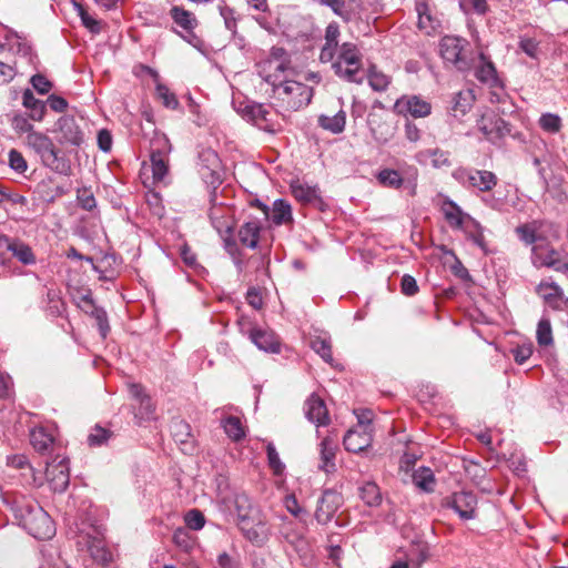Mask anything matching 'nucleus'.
Returning <instances> with one entry per match:
<instances>
[{"label":"nucleus","instance_id":"obj_28","mask_svg":"<svg viewBox=\"0 0 568 568\" xmlns=\"http://www.w3.org/2000/svg\"><path fill=\"white\" fill-rule=\"evenodd\" d=\"M480 64L476 68L475 75L483 82L494 85L497 83V71L494 63L487 60L484 53L479 54Z\"/></svg>","mask_w":568,"mask_h":568},{"label":"nucleus","instance_id":"obj_30","mask_svg":"<svg viewBox=\"0 0 568 568\" xmlns=\"http://www.w3.org/2000/svg\"><path fill=\"white\" fill-rule=\"evenodd\" d=\"M245 114L254 122L255 125L271 131V123L268 119L270 110L264 104L255 103L247 105L245 108Z\"/></svg>","mask_w":568,"mask_h":568},{"label":"nucleus","instance_id":"obj_39","mask_svg":"<svg viewBox=\"0 0 568 568\" xmlns=\"http://www.w3.org/2000/svg\"><path fill=\"white\" fill-rule=\"evenodd\" d=\"M475 98L471 90L459 91L454 97L453 111L455 112V116L459 113L462 115L466 114L468 110H470Z\"/></svg>","mask_w":568,"mask_h":568},{"label":"nucleus","instance_id":"obj_62","mask_svg":"<svg viewBox=\"0 0 568 568\" xmlns=\"http://www.w3.org/2000/svg\"><path fill=\"white\" fill-rule=\"evenodd\" d=\"M519 48L530 58L537 59L539 43L532 38H520Z\"/></svg>","mask_w":568,"mask_h":568},{"label":"nucleus","instance_id":"obj_35","mask_svg":"<svg viewBox=\"0 0 568 568\" xmlns=\"http://www.w3.org/2000/svg\"><path fill=\"white\" fill-rule=\"evenodd\" d=\"M413 483L426 493L434 490L435 476L430 468L420 467L413 474Z\"/></svg>","mask_w":568,"mask_h":568},{"label":"nucleus","instance_id":"obj_25","mask_svg":"<svg viewBox=\"0 0 568 568\" xmlns=\"http://www.w3.org/2000/svg\"><path fill=\"white\" fill-rule=\"evenodd\" d=\"M331 63L335 75L339 79L357 84L363 82V77L359 75L362 65H345L341 61H333Z\"/></svg>","mask_w":568,"mask_h":568},{"label":"nucleus","instance_id":"obj_38","mask_svg":"<svg viewBox=\"0 0 568 568\" xmlns=\"http://www.w3.org/2000/svg\"><path fill=\"white\" fill-rule=\"evenodd\" d=\"M469 224L466 226L465 232L467 237L484 252L487 251V244L484 236V231L481 225L468 216Z\"/></svg>","mask_w":568,"mask_h":568},{"label":"nucleus","instance_id":"obj_44","mask_svg":"<svg viewBox=\"0 0 568 568\" xmlns=\"http://www.w3.org/2000/svg\"><path fill=\"white\" fill-rule=\"evenodd\" d=\"M536 336L540 346H549L554 343L551 324L548 318L542 317L538 322Z\"/></svg>","mask_w":568,"mask_h":568},{"label":"nucleus","instance_id":"obj_16","mask_svg":"<svg viewBox=\"0 0 568 568\" xmlns=\"http://www.w3.org/2000/svg\"><path fill=\"white\" fill-rule=\"evenodd\" d=\"M372 442L373 434L371 430H367V428L349 429L343 438L345 449L352 453L365 450L372 445Z\"/></svg>","mask_w":568,"mask_h":568},{"label":"nucleus","instance_id":"obj_52","mask_svg":"<svg viewBox=\"0 0 568 568\" xmlns=\"http://www.w3.org/2000/svg\"><path fill=\"white\" fill-rule=\"evenodd\" d=\"M111 435L112 433L109 429L97 425L88 436V444L90 446H101L108 442Z\"/></svg>","mask_w":568,"mask_h":568},{"label":"nucleus","instance_id":"obj_6","mask_svg":"<svg viewBox=\"0 0 568 568\" xmlns=\"http://www.w3.org/2000/svg\"><path fill=\"white\" fill-rule=\"evenodd\" d=\"M467 41L455 36H445L442 38L439 48L442 58L452 63L457 70L466 71L470 68L469 59L466 54Z\"/></svg>","mask_w":568,"mask_h":568},{"label":"nucleus","instance_id":"obj_14","mask_svg":"<svg viewBox=\"0 0 568 568\" xmlns=\"http://www.w3.org/2000/svg\"><path fill=\"white\" fill-rule=\"evenodd\" d=\"M47 478L50 481L51 488L57 493H63L70 481L68 460L61 459L59 463L53 460L47 465Z\"/></svg>","mask_w":568,"mask_h":568},{"label":"nucleus","instance_id":"obj_41","mask_svg":"<svg viewBox=\"0 0 568 568\" xmlns=\"http://www.w3.org/2000/svg\"><path fill=\"white\" fill-rule=\"evenodd\" d=\"M151 165H152V173L153 179L155 181H162L168 172H169V164L168 160L161 152H152L151 153Z\"/></svg>","mask_w":568,"mask_h":568},{"label":"nucleus","instance_id":"obj_27","mask_svg":"<svg viewBox=\"0 0 568 568\" xmlns=\"http://www.w3.org/2000/svg\"><path fill=\"white\" fill-rule=\"evenodd\" d=\"M334 61H341L345 65H362V54L356 44L344 42L338 50Z\"/></svg>","mask_w":568,"mask_h":568},{"label":"nucleus","instance_id":"obj_24","mask_svg":"<svg viewBox=\"0 0 568 568\" xmlns=\"http://www.w3.org/2000/svg\"><path fill=\"white\" fill-rule=\"evenodd\" d=\"M261 226L256 221L244 223L239 230V240L242 245L255 248L258 243Z\"/></svg>","mask_w":568,"mask_h":568},{"label":"nucleus","instance_id":"obj_51","mask_svg":"<svg viewBox=\"0 0 568 568\" xmlns=\"http://www.w3.org/2000/svg\"><path fill=\"white\" fill-rule=\"evenodd\" d=\"M540 128L549 133H557L561 128V119L557 114L546 113L539 119Z\"/></svg>","mask_w":568,"mask_h":568},{"label":"nucleus","instance_id":"obj_22","mask_svg":"<svg viewBox=\"0 0 568 568\" xmlns=\"http://www.w3.org/2000/svg\"><path fill=\"white\" fill-rule=\"evenodd\" d=\"M442 212L452 227L462 229L464 219L468 220V214H465L462 209L452 200L446 199L442 205Z\"/></svg>","mask_w":568,"mask_h":568},{"label":"nucleus","instance_id":"obj_43","mask_svg":"<svg viewBox=\"0 0 568 568\" xmlns=\"http://www.w3.org/2000/svg\"><path fill=\"white\" fill-rule=\"evenodd\" d=\"M312 349L317 353L326 363L333 362L332 344L327 338L316 336L311 341Z\"/></svg>","mask_w":568,"mask_h":568},{"label":"nucleus","instance_id":"obj_50","mask_svg":"<svg viewBox=\"0 0 568 568\" xmlns=\"http://www.w3.org/2000/svg\"><path fill=\"white\" fill-rule=\"evenodd\" d=\"M184 523L189 529L201 530L205 525V517L199 509H191L184 515Z\"/></svg>","mask_w":568,"mask_h":568},{"label":"nucleus","instance_id":"obj_5","mask_svg":"<svg viewBox=\"0 0 568 568\" xmlns=\"http://www.w3.org/2000/svg\"><path fill=\"white\" fill-rule=\"evenodd\" d=\"M367 125L373 139L379 144L390 141L396 131L395 121L382 102H376L368 113Z\"/></svg>","mask_w":568,"mask_h":568},{"label":"nucleus","instance_id":"obj_57","mask_svg":"<svg viewBox=\"0 0 568 568\" xmlns=\"http://www.w3.org/2000/svg\"><path fill=\"white\" fill-rule=\"evenodd\" d=\"M9 166L18 173H24L28 164L22 153L18 150H10L8 154Z\"/></svg>","mask_w":568,"mask_h":568},{"label":"nucleus","instance_id":"obj_18","mask_svg":"<svg viewBox=\"0 0 568 568\" xmlns=\"http://www.w3.org/2000/svg\"><path fill=\"white\" fill-rule=\"evenodd\" d=\"M175 443L180 444L184 453L192 454L194 450L191 426L182 419H173L170 426Z\"/></svg>","mask_w":568,"mask_h":568},{"label":"nucleus","instance_id":"obj_11","mask_svg":"<svg viewBox=\"0 0 568 568\" xmlns=\"http://www.w3.org/2000/svg\"><path fill=\"white\" fill-rule=\"evenodd\" d=\"M394 110L398 114L425 118L432 112V104L418 95H403L396 100Z\"/></svg>","mask_w":568,"mask_h":568},{"label":"nucleus","instance_id":"obj_55","mask_svg":"<svg viewBox=\"0 0 568 568\" xmlns=\"http://www.w3.org/2000/svg\"><path fill=\"white\" fill-rule=\"evenodd\" d=\"M536 291L545 302H548L554 296L562 295L561 287L555 283H540Z\"/></svg>","mask_w":568,"mask_h":568},{"label":"nucleus","instance_id":"obj_32","mask_svg":"<svg viewBox=\"0 0 568 568\" xmlns=\"http://www.w3.org/2000/svg\"><path fill=\"white\" fill-rule=\"evenodd\" d=\"M83 302L91 306L90 315L95 320L101 336L105 338L110 332L106 312L102 307L97 306L93 298L89 295L83 296Z\"/></svg>","mask_w":568,"mask_h":568},{"label":"nucleus","instance_id":"obj_10","mask_svg":"<svg viewBox=\"0 0 568 568\" xmlns=\"http://www.w3.org/2000/svg\"><path fill=\"white\" fill-rule=\"evenodd\" d=\"M446 505L453 508L463 520L476 518L477 497L471 491L454 493L446 500Z\"/></svg>","mask_w":568,"mask_h":568},{"label":"nucleus","instance_id":"obj_58","mask_svg":"<svg viewBox=\"0 0 568 568\" xmlns=\"http://www.w3.org/2000/svg\"><path fill=\"white\" fill-rule=\"evenodd\" d=\"M13 237L0 235V265H7L11 261Z\"/></svg>","mask_w":568,"mask_h":568},{"label":"nucleus","instance_id":"obj_13","mask_svg":"<svg viewBox=\"0 0 568 568\" xmlns=\"http://www.w3.org/2000/svg\"><path fill=\"white\" fill-rule=\"evenodd\" d=\"M459 174L464 184L467 183L480 192H489L497 184L496 174L487 170H463Z\"/></svg>","mask_w":568,"mask_h":568},{"label":"nucleus","instance_id":"obj_20","mask_svg":"<svg viewBox=\"0 0 568 568\" xmlns=\"http://www.w3.org/2000/svg\"><path fill=\"white\" fill-rule=\"evenodd\" d=\"M85 545L91 558L95 562L100 565H108L112 561V554L105 547V544L101 538L87 536Z\"/></svg>","mask_w":568,"mask_h":568},{"label":"nucleus","instance_id":"obj_4","mask_svg":"<svg viewBox=\"0 0 568 568\" xmlns=\"http://www.w3.org/2000/svg\"><path fill=\"white\" fill-rule=\"evenodd\" d=\"M26 144L39 156L42 165L61 175H71V162L54 145L50 136L42 132L31 133L27 135Z\"/></svg>","mask_w":568,"mask_h":568},{"label":"nucleus","instance_id":"obj_21","mask_svg":"<svg viewBox=\"0 0 568 568\" xmlns=\"http://www.w3.org/2000/svg\"><path fill=\"white\" fill-rule=\"evenodd\" d=\"M321 464L320 469L325 473L335 470V455L337 450V444L329 437H325L321 442Z\"/></svg>","mask_w":568,"mask_h":568},{"label":"nucleus","instance_id":"obj_8","mask_svg":"<svg viewBox=\"0 0 568 568\" xmlns=\"http://www.w3.org/2000/svg\"><path fill=\"white\" fill-rule=\"evenodd\" d=\"M477 128L488 141L494 143L508 135L511 131L510 124L493 112L483 114L477 120Z\"/></svg>","mask_w":568,"mask_h":568},{"label":"nucleus","instance_id":"obj_17","mask_svg":"<svg viewBox=\"0 0 568 568\" xmlns=\"http://www.w3.org/2000/svg\"><path fill=\"white\" fill-rule=\"evenodd\" d=\"M305 415L307 419L317 426H325L329 422L328 410L322 398L313 394L305 403Z\"/></svg>","mask_w":568,"mask_h":568},{"label":"nucleus","instance_id":"obj_12","mask_svg":"<svg viewBox=\"0 0 568 568\" xmlns=\"http://www.w3.org/2000/svg\"><path fill=\"white\" fill-rule=\"evenodd\" d=\"M290 189L298 202L324 210V201L317 185H308L300 179H295L290 183Z\"/></svg>","mask_w":568,"mask_h":568},{"label":"nucleus","instance_id":"obj_19","mask_svg":"<svg viewBox=\"0 0 568 568\" xmlns=\"http://www.w3.org/2000/svg\"><path fill=\"white\" fill-rule=\"evenodd\" d=\"M251 341L262 351L268 353L280 352V342L271 331L253 328L250 334Z\"/></svg>","mask_w":568,"mask_h":568},{"label":"nucleus","instance_id":"obj_54","mask_svg":"<svg viewBox=\"0 0 568 568\" xmlns=\"http://www.w3.org/2000/svg\"><path fill=\"white\" fill-rule=\"evenodd\" d=\"M338 41H325L320 52V61L322 63L333 62L338 53Z\"/></svg>","mask_w":568,"mask_h":568},{"label":"nucleus","instance_id":"obj_23","mask_svg":"<svg viewBox=\"0 0 568 568\" xmlns=\"http://www.w3.org/2000/svg\"><path fill=\"white\" fill-rule=\"evenodd\" d=\"M345 124L346 113L343 110H339L334 115L322 114L318 116V125L333 134L342 133L345 129Z\"/></svg>","mask_w":568,"mask_h":568},{"label":"nucleus","instance_id":"obj_29","mask_svg":"<svg viewBox=\"0 0 568 568\" xmlns=\"http://www.w3.org/2000/svg\"><path fill=\"white\" fill-rule=\"evenodd\" d=\"M17 258L23 265H33L37 262L31 246L20 239L13 237L11 258Z\"/></svg>","mask_w":568,"mask_h":568},{"label":"nucleus","instance_id":"obj_40","mask_svg":"<svg viewBox=\"0 0 568 568\" xmlns=\"http://www.w3.org/2000/svg\"><path fill=\"white\" fill-rule=\"evenodd\" d=\"M222 427L224 428L226 435L234 442H239L245 436L244 428L239 417H226L222 422Z\"/></svg>","mask_w":568,"mask_h":568},{"label":"nucleus","instance_id":"obj_60","mask_svg":"<svg viewBox=\"0 0 568 568\" xmlns=\"http://www.w3.org/2000/svg\"><path fill=\"white\" fill-rule=\"evenodd\" d=\"M180 255L183 263L193 270H204L196 261V254L191 250L187 244H184L180 250Z\"/></svg>","mask_w":568,"mask_h":568},{"label":"nucleus","instance_id":"obj_37","mask_svg":"<svg viewBox=\"0 0 568 568\" xmlns=\"http://www.w3.org/2000/svg\"><path fill=\"white\" fill-rule=\"evenodd\" d=\"M359 496L369 507H376L382 503L379 487L373 481H367L359 488Z\"/></svg>","mask_w":568,"mask_h":568},{"label":"nucleus","instance_id":"obj_56","mask_svg":"<svg viewBox=\"0 0 568 568\" xmlns=\"http://www.w3.org/2000/svg\"><path fill=\"white\" fill-rule=\"evenodd\" d=\"M11 125L17 133H38L39 131L33 130V124L30 123L26 115L17 114L12 118Z\"/></svg>","mask_w":568,"mask_h":568},{"label":"nucleus","instance_id":"obj_26","mask_svg":"<svg viewBox=\"0 0 568 568\" xmlns=\"http://www.w3.org/2000/svg\"><path fill=\"white\" fill-rule=\"evenodd\" d=\"M170 16L179 27L187 32H193V30L197 27V20L195 16L181 7H172L170 10Z\"/></svg>","mask_w":568,"mask_h":568},{"label":"nucleus","instance_id":"obj_1","mask_svg":"<svg viewBox=\"0 0 568 568\" xmlns=\"http://www.w3.org/2000/svg\"><path fill=\"white\" fill-rule=\"evenodd\" d=\"M285 51L273 48L272 58L260 65V75L271 85V98L275 105L284 111H297L310 104L313 89L307 84L288 78L292 69L288 62L280 60Z\"/></svg>","mask_w":568,"mask_h":568},{"label":"nucleus","instance_id":"obj_7","mask_svg":"<svg viewBox=\"0 0 568 568\" xmlns=\"http://www.w3.org/2000/svg\"><path fill=\"white\" fill-rule=\"evenodd\" d=\"M531 262L536 267H548L556 272L568 274L566 255L547 243H539L531 248Z\"/></svg>","mask_w":568,"mask_h":568},{"label":"nucleus","instance_id":"obj_9","mask_svg":"<svg viewBox=\"0 0 568 568\" xmlns=\"http://www.w3.org/2000/svg\"><path fill=\"white\" fill-rule=\"evenodd\" d=\"M341 506L342 496L338 493L332 489L324 490L314 514L316 521L321 525L328 524Z\"/></svg>","mask_w":568,"mask_h":568},{"label":"nucleus","instance_id":"obj_45","mask_svg":"<svg viewBox=\"0 0 568 568\" xmlns=\"http://www.w3.org/2000/svg\"><path fill=\"white\" fill-rule=\"evenodd\" d=\"M155 90L158 98L162 101L164 106L172 110H175L179 106V100L176 95L171 92L165 84L158 82Z\"/></svg>","mask_w":568,"mask_h":568},{"label":"nucleus","instance_id":"obj_59","mask_svg":"<svg viewBox=\"0 0 568 568\" xmlns=\"http://www.w3.org/2000/svg\"><path fill=\"white\" fill-rule=\"evenodd\" d=\"M267 459L270 467L274 470L276 475L282 474L284 470V464L281 462L278 453L276 452L273 444H268L266 447Z\"/></svg>","mask_w":568,"mask_h":568},{"label":"nucleus","instance_id":"obj_53","mask_svg":"<svg viewBox=\"0 0 568 568\" xmlns=\"http://www.w3.org/2000/svg\"><path fill=\"white\" fill-rule=\"evenodd\" d=\"M516 234L526 245H532L539 240V236L536 233V229L530 224H523L517 226Z\"/></svg>","mask_w":568,"mask_h":568},{"label":"nucleus","instance_id":"obj_2","mask_svg":"<svg viewBox=\"0 0 568 568\" xmlns=\"http://www.w3.org/2000/svg\"><path fill=\"white\" fill-rule=\"evenodd\" d=\"M231 504L236 515V525L243 536L257 547L266 544L271 531L261 507L244 491L235 493Z\"/></svg>","mask_w":568,"mask_h":568},{"label":"nucleus","instance_id":"obj_42","mask_svg":"<svg viewBox=\"0 0 568 568\" xmlns=\"http://www.w3.org/2000/svg\"><path fill=\"white\" fill-rule=\"evenodd\" d=\"M367 78L369 87L376 92L385 91L390 83V78L376 70L375 67L369 69Z\"/></svg>","mask_w":568,"mask_h":568},{"label":"nucleus","instance_id":"obj_64","mask_svg":"<svg viewBox=\"0 0 568 568\" xmlns=\"http://www.w3.org/2000/svg\"><path fill=\"white\" fill-rule=\"evenodd\" d=\"M30 81H31L32 87L40 94L48 93L52 87L51 82L44 75H42L40 73L32 75Z\"/></svg>","mask_w":568,"mask_h":568},{"label":"nucleus","instance_id":"obj_63","mask_svg":"<svg viewBox=\"0 0 568 568\" xmlns=\"http://www.w3.org/2000/svg\"><path fill=\"white\" fill-rule=\"evenodd\" d=\"M220 14L224 19L225 28L231 32L236 31V19L234 17V10L227 6L220 7Z\"/></svg>","mask_w":568,"mask_h":568},{"label":"nucleus","instance_id":"obj_48","mask_svg":"<svg viewBox=\"0 0 568 568\" xmlns=\"http://www.w3.org/2000/svg\"><path fill=\"white\" fill-rule=\"evenodd\" d=\"M77 201L85 211H92L97 206V201L90 187L83 186L77 190Z\"/></svg>","mask_w":568,"mask_h":568},{"label":"nucleus","instance_id":"obj_36","mask_svg":"<svg viewBox=\"0 0 568 568\" xmlns=\"http://www.w3.org/2000/svg\"><path fill=\"white\" fill-rule=\"evenodd\" d=\"M172 540L174 545L184 552H191L196 544V538L192 536L185 527H179L174 530Z\"/></svg>","mask_w":568,"mask_h":568},{"label":"nucleus","instance_id":"obj_61","mask_svg":"<svg viewBox=\"0 0 568 568\" xmlns=\"http://www.w3.org/2000/svg\"><path fill=\"white\" fill-rule=\"evenodd\" d=\"M514 359L517 364H524L532 354V344H523L511 349Z\"/></svg>","mask_w":568,"mask_h":568},{"label":"nucleus","instance_id":"obj_31","mask_svg":"<svg viewBox=\"0 0 568 568\" xmlns=\"http://www.w3.org/2000/svg\"><path fill=\"white\" fill-rule=\"evenodd\" d=\"M22 104L24 108L29 109L30 118L33 121H41L45 113V104L38 100L33 92L30 89H26L22 94Z\"/></svg>","mask_w":568,"mask_h":568},{"label":"nucleus","instance_id":"obj_49","mask_svg":"<svg viewBox=\"0 0 568 568\" xmlns=\"http://www.w3.org/2000/svg\"><path fill=\"white\" fill-rule=\"evenodd\" d=\"M378 181L383 185L394 187V189H398L403 184V179H402L400 174L397 171L390 170V169L382 170L378 173Z\"/></svg>","mask_w":568,"mask_h":568},{"label":"nucleus","instance_id":"obj_47","mask_svg":"<svg viewBox=\"0 0 568 568\" xmlns=\"http://www.w3.org/2000/svg\"><path fill=\"white\" fill-rule=\"evenodd\" d=\"M52 179L42 180L37 185V191L41 195V197L48 202L54 201L55 197L61 196L64 191L61 186L57 185L54 190L49 189L50 184H52Z\"/></svg>","mask_w":568,"mask_h":568},{"label":"nucleus","instance_id":"obj_33","mask_svg":"<svg viewBox=\"0 0 568 568\" xmlns=\"http://www.w3.org/2000/svg\"><path fill=\"white\" fill-rule=\"evenodd\" d=\"M272 222L275 225L286 224L293 221L291 204L283 199H277L272 207Z\"/></svg>","mask_w":568,"mask_h":568},{"label":"nucleus","instance_id":"obj_15","mask_svg":"<svg viewBox=\"0 0 568 568\" xmlns=\"http://www.w3.org/2000/svg\"><path fill=\"white\" fill-rule=\"evenodd\" d=\"M58 131L60 133L59 142L61 144L80 146L83 142V133L73 116H62L58 121Z\"/></svg>","mask_w":568,"mask_h":568},{"label":"nucleus","instance_id":"obj_3","mask_svg":"<svg viewBox=\"0 0 568 568\" xmlns=\"http://www.w3.org/2000/svg\"><path fill=\"white\" fill-rule=\"evenodd\" d=\"M11 509L19 525L34 538L44 540L54 536L51 517L33 498L20 496L13 500Z\"/></svg>","mask_w":568,"mask_h":568},{"label":"nucleus","instance_id":"obj_46","mask_svg":"<svg viewBox=\"0 0 568 568\" xmlns=\"http://www.w3.org/2000/svg\"><path fill=\"white\" fill-rule=\"evenodd\" d=\"M47 311L51 316H60L64 311V303L59 293L52 290L47 292Z\"/></svg>","mask_w":568,"mask_h":568},{"label":"nucleus","instance_id":"obj_34","mask_svg":"<svg viewBox=\"0 0 568 568\" xmlns=\"http://www.w3.org/2000/svg\"><path fill=\"white\" fill-rule=\"evenodd\" d=\"M30 442L36 450L44 453L52 446L53 436L47 433L43 427H39L31 430Z\"/></svg>","mask_w":568,"mask_h":568}]
</instances>
